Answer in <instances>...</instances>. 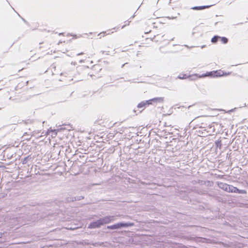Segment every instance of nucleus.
Here are the masks:
<instances>
[{
    "mask_svg": "<svg viewBox=\"0 0 248 248\" xmlns=\"http://www.w3.org/2000/svg\"><path fill=\"white\" fill-rule=\"evenodd\" d=\"M230 75V73L224 72L221 70H218L217 71H213L211 72H207L205 75H202L199 77H205L207 76H210L212 77H219L222 76H227Z\"/></svg>",
    "mask_w": 248,
    "mask_h": 248,
    "instance_id": "nucleus-1",
    "label": "nucleus"
},
{
    "mask_svg": "<svg viewBox=\"0 0 248 248\" xmlns=\"http://www.w3.org/2000/svg\"><path fill=\"white\" fill-rule=\"evenodd\" d=\"M167 37L162 32L155 34L154 33H153V37H147L145 39L146 41H151L154 42H162L165 40H166Z\"/></svg>",
    "mask_w": 248,
    "mask_h": 248,
    "instance_id": "nucleus-2",
    "label": "nucleus"
},
{
    "mask_svg": "<svg viewBox=\"0 0 248 248\" xmlns=\"http://www.w3.org/2000/svg\"><path fill=\"white\" fill-rule=\"evenodd\" d=\"M134 225L133 223H119L111 226H108L107 228L108 229L114 230L120 229L122 227L133 226Z\"/></svg>",
    "mask_w": 248,
    "mask_h": 248,
    "instance_id": "nucleus-3",
    "label": "nucleus"
},
{
    "mask_svg": "<svg viewBox=\"0 0 248 248\" xmlns=\"http://www.w3.org/2000/svg\"><path fill=\"white\" fill-rule=\"evenodd\" d=\"M226 192L229 193H238L240 194L247 193V191L245 190H239L237 187L230 185H229V187Z\"/></svg>",
    "mask_w": 248,
    "mask_h": 248,
    "instance_id": "nucleus-4",
    "label": "nucleus"
},
{
    "mask_svg": "<svg viewBox=\"0 0 248 248\" xmlns=\"http://www.w3.org/2000/svg\"><path fill=\"white\" fill-rule=\"evenodd\" d=\"M164 101L163 97H156L154 98L151 99H149L146 101H145L146 106L153 104L154 103H162Z\"/></svg>",
    "mask_w": 248,
    "mask_h": 248,
    "instance_id": "nucleus-5",
    "label": "nucleus"
},
{
    "mask_svg": "<svg viewBox=\"0 0 248 248\" xmlns=\"http://www.w3.org/2000/svg\"><path fill=\"white\" fill-rule=\"evenodd\" d=\"M102 225V223L101 222L100 220L99 219L97 221H95L91 223L88 226V228L94 229V228H99Z\"/></svg>",
    "mask_w": 248,
    "mask_h": 248,
    "instance_id": "nucleus-6",
    "label": "nucleus"
},
{
    "mask_svg": "<svg viewBox=\"0 0 248 248\" xmlns=\"http://www.w3.org/2000/svg\"><path fill=\"white\" fill-rule=\"evenodd\" d=\"M102 223V225L110 223L113 219L112 217L110 216L105 217L103 218L100 219Z\"/></svg>",
    "mask_w": 248,
    "mask_h": 248,
    "instance_id": "nucleus-7",
    "label": "nucleus"
},
{
    "mask_svg": "<svg viewBox=\"0 0 248 248\" xmlns=\"http://www.w3.org/2000/svg\"><path fill=\"white\" fill-rule=\"evenodd\" d=\"M217 186L220 189H222L225 191H227V189L229 187L228 184L222 182L217 183Z\"/></svg>",
    "mask_w": 248,
    "mask_h": 248,
    "instance_id": "nucleus-8",
    "label": "nucleus"
},
{
    "mask_svg": "<svg viewBox=\"0 0 248 248\" xmlns=\"http://www.w3.org/2000/svg\"><path fill=\"white\" fill-rule=\"evenodd\" d=\"M114 31H111L110 30H108L107 31H103L102 32H100L98 34V36L99 38H101L102 37H103L105 36L106 35H109L112 33H113Z\"/></svg>",
    "mask_w": 248,
    "mask_h": 248,
    "instance_id": "nucleus-9",
    "label": "nucleus"
},
{
    "mask_svg": "<svg viewBox=\"0 0 248 248\" xmlns=\"http://www.w3.org/2000/svg\"><path fill=\"white\" fill-rule=\"evenodd\" d=\"M191 76L189 74L182 73L178 76V78L181 79H185L189 78Z\"/></svg>",
    "mask_w": 248,
    "mask_h": 248,
    "instance_id": "nucleus-10",
    "label": "nucleus"
},
{
    "mask_svg": "<svg viewBox=\"0 0 248 248\" xmlns=\"http://www.w3.org/2000/svg\"><path fill=\"white\" fill-rule=\"evenodd\" d=\"M46 46L48 47V49L46 50V55H52L53 54H54L56 52V51L55 50H50V47H49V45H47Z\"/></svg>",
    "mask_w": 248,
    "mask_h": 248,
    "instance_id": "nucleus-11",
    "label": "nucleus"
},
{
    "mask_svg": "<svg viewBox=\"0 0 248 248\" xmlns=\"http://www.w3.org/2000/svg\"><path fill=\"white\" fill-rule=\"evenodd\" d=\"M211 6H212V5H207V6H196V7H194L193 8H192V9L194 10H202V9H206V8H208L210 7Z\"/></svg>",
    "mask_w": 248,
    "mask_h": 248,
    "instance_id": "nucleus-12",
    "label": "nucleus"
},
{
    "mask_svg": "<svg viewBox=\"0 0 248 248\" xmlns=\"http://www.w3.org/2000/svg\"><path fill=\"white\" fill-rule=\"evenodd\" d=\"M219 39H220V40L222 43L224 44L227 43V42L228 41V39L225 37L219 36Z\"/></svg>",
    "mask_w": 248,
    "mask_h": 248,
    "instance_id": "nucleus-13",
    "label": "nucleus"
},
{
    "mask_svg": "<svg viewBox=\"0 0 248 248\" xmlns=\"http://www.w3.org/2000/svg\"><path fill=\"white\" fill-rule=\"evenodd\" d=\"M145 102H141L138 105V108H145L146 106Z\"/></svg>",
    "mask_w": 248,
    "mask_h": 248,
    "instance_id": "nucleus-14",
    "label": "nucleus"
},
{
    "mask_svg": "<svg viewBox=\"0 0 248 248\" xmlns=\"http://www.w3.org/2000/svg\"><path fill=\"white\" fill-rule=\"evenodd\" d=\"M218 39H219V36H215L212 38L211 42L213 43H216L217 42V41L218 40Z\"/></svg>",
    "mask_w": 248,
    "mask_h": 248,
    "instance_id": "nucleus-15",
    "label": "nucleus"
},
{
    "mask_svg": "<svg viewBox=\"0 0 248 248\" xmlns=\"http://www.w3.org/2000/svg\"><path fill=\"white\" fill-rule=\"evenodd\" d=\"M50 131H51V132H55V135H57V132H56L55 130H48V131H47V133L49 132Z\"/></svg>",
    "mask_w": 248,
    "mask_h": 248,
    "instance_id": "nucleus-16",
    "label": "nucleus"
},
{
    "mask_svg": "<svg viewBox=\"0 0 248 248\" xmlns=\"http://www.w3.org/2000/svg\"><path fill=\"white\" fill-rule=\"evenodd\" d=\"M118 29H119L118 28L115 27V28H114L112 30H114V31H118Z\"/></svg>",
    "mask_w": 248,
    "mask_h": 248,
    "instance_id": "nucleus-17",
    "label": "nucleus"
},
{
    "mask_svg": "<svg viewBox=\"0 0 248 248\" xmlns=\"http://www.w3.org/2000/svg\"><path fill=\"white\" fill-rule=\"evenodd\" d=\"M152 32H153L152 31H149L145 32V34H148V33H152Z\"/></svg>",
    "mask_w": 248,
    "mask_h": 248,
    "instance_id": "nucleus-18",
    "label": "nucleus"
},
{
    "mask_svg": "<svg viewBox=\"0 0 248 248\" xmlns=\"http://www.w3.org/2000/svg\"><path fill=\"white\" fill-rule=\"evenodd\" d=\"M84 53L83 52H81L80 53V54H79V55H83Z\"/></svg>",
    "mask_w": 248,
    "mask_h": 248,
    "instance_id": "nucleus-19",
    "label": "nucleus"
},
{
    "mask_svg": "<svg viewBox=\"0 0 248 248\" xmlns=\"http://www.w3.org/2000/svg\"><path fill=\"white\" fill-rule=\"evenodd\" d=\"M28 83V81H26V84H27V85Z\"/></svg>",
    "mask_w": 248,
    "mask_h": 248,
    "instance_id": "nucleus-20",
    "label": "nucleus"
},
{
    "mask_svg": "<svg viewBox=\"0 0 248 248\" xmlns=\"http://www.w3.org/2000/svg\"><path fill=\"white\" fill-rule=\"evenodd\" d=\"M124 26H125V25H124V26L122 27V28H124Z\"/></svg>",
    "mask_w": 248,
    "mask_h": 248,
    "instance_id": "nucleus-21",
    "label": "nucleus"
}]
</instances>
